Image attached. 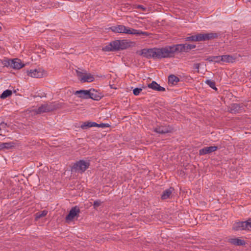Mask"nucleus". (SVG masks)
<instances>
[{"label":"nucleus","instance_id":"obj_8","mask_svg":"<svg viewBox=\"0 0 251 251\" xmlns=\"http://www.w3.org/2000/svg\"><path fill=\"white\" fill-rule=\"evenodd\" d=\"M219 33L211 32L209 33H203L197 34L198 41H205L214 39L218 37Z\"/></svg>","mask_w":251,"mask_h":251},{"label":"nucleus","instance_id":"obj_4","mask_svg":"<svg viewBox=\"0 0 251 251\" xmlns=\"http://www.w3.org/2000/svg\"><path fill=\"white\" fill-rule=\"evenodd\" d=\"M75 71L78 79L82 83L91 82L95 79L94 75L91 74L87 73L86 70L78 68Z\"/></svg>","mask_w":251,"mask_h":251},{"label":"nucleus","instance_id":"obj_3","mask_svg":"<svg viewBox=\"0 0 251 251\" xmlns=\"http://www.w3.org/2000/svg\"><path fill=\"white\" fill-rule=\"evenodd\" d=\"M110 29L115 33H126L127 34L137 35H148L146 32L140 30H137L130 27H126L123 25H117L110 27Z\"/></svg>","mask_w":251,"mask_h":251},{"label":"nucleus","instance_id":"obj_31","mask_svg":"<svg viewBox=\"0 0 251 251\" xmlns=\"http://www.w3.org/2000/svg\"><path fill=\"white\" fill-rule=\"evenodd\" d=\"M101 204V201H96L94 202V204H93V205H94V207L95 208H97L98 207V206H99Z\"/></svg>","mask_w":251,"mask_h":251},{"label":"nucleus","instance_id":"obj_18","mask_svg":"<svg viewBox=\"0 0 251 251\" xmlns=\"http://www.w3.org/2000/svg\"><path fill=\"white\" fill-rule=\"evenodd\" d=\"M174 191V189L173 187H170L169 189L165 190L161 195V198L162 200H166L170 198Z\"/></svg>","mask_w":251,"mask_h":251},{"label":"nucleus","instance_id":"obj_25","mask_svg":"<svg viewBox=\"0 0 251 251\" xmlns=\"http://www.w3.org/2000/svg\"><path fill=\"white\" fill-rule=\"evenodd\" d=\"M12 95V91L10 90L4 91L0 96V98L5 99Z\"/></svg>","mask_w":251,"mask_h":251},{"label":"nucleus","instance_id":"obj_32","mask_svg":"<svg viewBox=\"0 0 251 251\" xmlns=\"http://www.w3.org/2000/svg\"><path fill=\"white\" fill-rule=\"evenodd\" d=\"M109 124H103V123L98 124V127H101V128H104V127H109Z\"/></svg>","mask_w":251,"mask_h":251},{"label":"nucleus","instance_id":"obj_5","mask_svg":"<svg viewBox=\"0 0 251 251\" xmlns=\"http://www.w3.org/2000/svg\"><path fill=\"white\" fill-rule=\"evenodd\" d=\"M184 45L183 44H178L176 46H169L164 48L166 58L171 57L174 55L175 52H184Z\"/></svg>","mask_w":251,"mask_h":251},{"label":"nucleus","instance_id":"obj_24","mask_svg":"<svg viewBox=\"0 0 251 251\" xmlns=\"http://www.w3.org/2000/svg\"><path fill=\"white\" fill-rule=\"evenodd\" d=\"M48 214V211L44 210L36 214L35 219L37 220L42 217H45Z\"/></svg>","mask_w":251,"mask_h":251},{"label":"nucleus","instance_id":"obj_17","mask_svg":"<svg viewBox=\"0 0 251 251\" xmlns=\"http://www.w3.org/2000/svg\"><path fill=\"white\" fill-rule=\"evenodd\" d=\"M229 241L231 244L236 246H244L246 244V242L245 240L241 239L239 238L230 239Z\"/></svg>","mask_w":251,"mask_h":251},{"label":"nucleus","instance_id":"obj_15","mask_svg":"<svg viewBox=\"0 0 251 251\" xmlns=\"http://www.w3.org/2000/svg\"><path fill=\"white\" fill-rule=\"evenodd\" d=\"M153 130L159 134H165L170 132L171 128L167 126H161L153 128Z\"/></svg>","mask_w":251,"mask_h":251},{"label":"nucleus","instance_id":"obj_36","mask_svg":"<svg viewBox=\"0 0 251 251\" xmlns=\"http://www.w3.org/2000/svg\"><path fill=\"white\" fill-rule=\"evenodd\" d=\"M196 46L194 45L188 44V48L190 50L195 48Z\"/></svg>","mask_w":251,"mask_h":251},{"label":"nucleus","instance_id":"obj_30","mask_svg":"<svg viewBox=\"0 0 251 251\" xmlns=\"http://www.w3.org/2000/svg\"><path fill=\"white\" fill-rule=\"evenodd\" d=\"M142 90V89L141 88H136L133 90V94L135 96H138Z\"/></svg>","mask_w":251,"mask_h":251},{"label":"nucleus","instance_id":"obj_33","mask_svg":"<svg viewBox=\"0 0 251 251\" xmlns=\"http://www.w3.org/2000/svg\"><path fill=\"white\" fill-rule=\"evenodd\" d=\"M200 63H196L194 65V68L196 70H197V71L198 72H199V68H200Z\"/></svg>","mask_w":251,"mask_h":251},{"label":"nucleus","instance_id":"obj_10","mask_svg":"<svg viewBox=\"0 0 251 251\" xmlns=\"http://www.w3.org/2000/svg\"><path fill=\"white\" fill-rule=\"evenodd\" d=\"M89 166V163L84 160H80L74 164L73 169L76 172H84Z\"/></svg>","mask_w":251,"mask_h":251},{"label":"nucleus","instance_id":"obj_14","mask_svg":"<svg viewBox=\"0 0 251 251\" xmlns=\"http://www.w3.org/2000/svg\"><path fill=\"white\" fill-rule=\"evenodd\" d=\"M89 99H91L95 100H99L101 98L100 93L94 89L89 90Z\"/></svg>","mask_w":251,"mask_h":251},{"label":"nucleus","instance_id":"obj_1","mask_svg":"<svg viewBox=\"0 0 251 251\" xmlns=\"http://www.w3.org/2000/svg\"><path fill=\"white\" fill-rule=\"evenodd\" d=\"M130 46L126 40H117L111 42L109 44L102 48L105 51H113L125 50Z\"/></svg>","mask_w":251,"mask_h":251},{"label":"nucleus","instance_id":"obj_2","mask_svg":"<svg viewBox=\"0 0 251 251\" xmlns=\"http://www.w3.org/2000/svg\"><path fill=\"white\" fill-rule=\"evenodd\" d=\"M164 48H153V49H144L141 50L140 55L147 58H166Z\"/></svg>","mask_w":251,"mask_h":251},{"label":"nucleus","instance_id":"obj_34","mask_svg":"<svg viewBox=\"0 0 251 251\" xmlns=\"http://www.w3.org/2000/svg\"><path fill=\"white\" fill-rule=\"evenodd\" d=\"M136 7L137 8H139V9H141L142 10H143V11H145L146 10V8L144 7L143 5H138Z\"/></svg>","mask_w":251,"mask_h":251},{"label":"nucleus","instance_id":"obj_37","mask_svg":"<svg viewBox=\"0 0 251 251\" xmlns=\"http://www.w3.org/2000/svg\"><path fill=\"white\" fill-rule=\"evenodd\" d=\"M91 126H92V127H95V126L98 127V124H97L95 122H91Z\"/></svg>","mask_w":251,"mask_h":251},{"label":"nucleus","instance_id":"obj_22","mask_svg":"<svg viewBox=\"0 0 251 251\" xmlns=\"http://www.w3.org/2000/svg\"><path fill=\"white\" fill-rule=\"evenodd\" d=\"M179 81L178 77L175 75H170L168 77V81L169 84L172 85H176Z\"/></svg>","mask_w":251,"mask_h":251},{"label":"nucleus","instance_id":"obj_16","mask_svg":"<svg viewBox=\"0 0 251 251\" xmlns=\"http://www.w3.org/2000/svg\"><path fill=\"white\" fill-rule=\"evenodd\" d=\"M148 87L155 91L163 92L165 90L163 87L159 86L155 81H153L151 83L148 84Z\"/></svg>","mask_w":251,"mask_h":251},{"label":"nucleus","instance_id":"obj_29","mask_svg":"<svg viewBox=\"0 0 251 251\" xmlns=\"http://www.w3.org/2000/svg\"><path fill=\"white\" fill-rule=\"evenodd\" d=\"M91 122H85L81 126V128L84 129H87L88 127H92V126H91Z\"/></svg>","mask_w":251,"mask_h":251},{"label":"nucleus","instance_id":"obj_35","mask_svg":"<svg viewBox=\"0 0 251 251\" xmlns=\"http://www.w3.org/2000/svg\"><path fill=\"white\" fill-rule=\"evenodd\" d=\"M183 45H184V50H185V51H184V52H187L188 51V50H189V48H188V44H183Z\"/></svg>","mask_w":251,"mask_h":251},{"label":"nucleus","instance_id":"obj_11","mask_svg":"<svg viewBox=\"0 0 251 251\" xmlns=\"http://www.w3.org/2000/svg\"><path fill=\"white\" fill-rule=\"evenodd\" d=\"M8 65L15 69H20L24 66V64L22 63L21 60L18 58L9 60L8 61Z\"/></svg>","mask_w":251,"mask_h":251},{"label":"nucleus","instance_id":"obj_21","mask_svg":"<svg viewBox=\"0 0 251 251\" xmlns=\"http://www.w3.org/2000/svg\"><path fill=\"white\" fill-rule=\"evenodd\" d=\"M15 143L13 142L2 143L0 144V150L10 149L13 148Z\"/></svg>","mask_w":251,"mask_h":251},{"label":"nucleus","instance_id":"obj_9","mask_svg":"<svg viewBox=\"0 0 251 251\" xmlns=\"http://www.w3.org/2000/svg\"><path fill=\"white\" fill-rule=\"evenodd\" d=\"M26 73L28 76L34 78H41L46 75V72L41 68L27 70Z\"/></svg>","mask_w":251,"mask_h":251},{"label":"nucleus","instance_id":"obj_20","mask_svg":"<svg viewBox=\"0 0 251 251\" xmlns=\"http://www.w3.org/2000/svg\"><path fill=\"white\" fill-rule=\"evenodd\" d=\"M220 60L228 63H232L235 61V58L230 55H224L220 56Z\"/></svg>","mask_w":251,"mask_h":251},{"label":"nucleus","instance_id":"obj_27","mask_svg":"<svg viewBox=\"0 0 251 251\" xmlns=\"http://www.w3.org/2000/svg\"><path fill=\"white\" fill-rule=\"evenodd\" d=\"M207 60H208L209 62H218L220 61V56H210L209 57Z\"/></svg>","mask_w":251,"mask_h":251},{"label":"nucleus","instance_id":"obj_38","mask_svg":"<svg viewBox=\"0 0 251 251\" xmlns=\"http://www.w3.org/2000/svg\"><path fill=\"white\" fill-rule=\"evenodd\" d=\"M53 47L55 49H58L60 47V45L59 44H56L55 45H52Z\"/></svg>","mask_w":251,"mask_h":251},{"label":"nucleus","instance_id":"obj_23","mask_svg":"<svg viewBox=\"0 0 251 251\" xmlns=\"http://www.w3.org/2000/svg\"><path fill=\"white\" fill-rule=\"evenodd\" d=\"M240 107L237 103H233L231 105L230 107V111L231 113H236L240 110Z\"/></svg>","mask_w":251,"mask_h":251},{"label":"nucleus","instance_id":"obj_6","mask_svg":"<svg viewBox=\"0 0 251 251\" xmlns=\"http://www.w3.org/2000/svg\"><path fill=\"white\" fill-rule=\"evenodd\" d=\"M232 229L235 231L251 230V219L246 221L235 222L233 225Z\"/></svg>","mask_w":251,"mask_h":251},{"label":"nucleus","instance_id":"obj_7","mask_svg":"<svg viewBox=\"0 0 251 251\" xmlns=\"http://www.w3.org/2000/svg\"><path fill=\"white\" fill-rule=\"evenodd\" d=\"M57 108L58 106L55 102H48L42 104L38 109L34 110V112L37 114H40L53 111Z\"/></svg>","mask_w":251,"mask_h":251},{"label":"nucleus","instance_id":"obj_26","mask_svg":"<svg viewBox=\"0 0 251 251\" xmlns=\"http://www.w3.org/2000/svg\"><path fill=\"white\" fill-rule=\"evenodd\" d=\"M205 83L213 89L217 90V88L215 86V83L214 81L211 80H206Z\"/></svg>","mask_w":251,"mask_h":251},{"label":"nucleus","instance_id":"obj_19","mask_svg":"<svg viewBox=\"0 0 251 251\" xmlns=\"http://www.w3.org/2000/svg\"><path fill=\"white\" fill-rule=\"evenodd\" d=\"M75 95H78L79 98L87 99H89V90H78L75 93Z\"/></svg>","mask_w":251,"mask_h":251},{"label":"nucleus","instance_id":"obj_28","mask_svg":"<svg viewBox=\"0 0 251 251\" xmlns=\"http://www.w3.org/2000/svg\"><path fill=\"white\" fill-rule=\"evenodd\" d=\"M185 40L186 41H198L197 34L187 37Z\"/></svg>","mask_w":251,"mask_h":251},{"label":"nucleus","instance_id":"obj_13","mask_svg":"<svg viewBox=\"0 0 251 251\" xmlns=\"http://www.w3.org/2000/svg\"><path fill=\"white\" fill-rule=\"evenodd\" d=\"M218 149L217 146L207 147L201 149L199 151V154L201 155H205L206 154L210 153L216 151Z\"/></svg>","mask_w":251,"mask_h":251},{"label":"nucleus","instance_id":"obj_12","mask_svg":"<svg viewBox=\"0 0 251 251\" xmlns=\"http://www.w3.org/2000/svg\"><path fill=\"white\" fill-rule=\"evenodd\" d=\"M80 212L79 208L77 206L73 207L69 212V213L66 217L67 221H72L75 216L78 215Z\"/></svg>","mask_w":251,"mask_h":251}]
</instances>
